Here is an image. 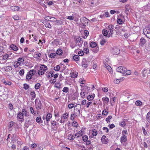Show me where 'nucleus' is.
Returning <instances> with one entry per match:
<instances>
[{"label": "nucleus", "mask_w": 150, "mask_h": 150, "mask_svg": "<svg viewBox=\"0 0 150 150\" xmlns=\"http://www.w3.org/2000/svg\"><path fill=\"white\" fill-rule=\"evenodd\" d=\"M35 110H34L32 107L30 108V110L31 113L34 115H38L40 113V110L42 108V104L41 101L40 100H35Z\"/></svg>", "instance_id": "1"}, {"label": "nucleus", "mask_w": 150, "mask_h": 150, "mask_svg": "<svg viewBox=\"0 0 150 150\" xmlns=\"http://www.w3.org/2000/svg\"><path fill=\"white\" fill-rule=\"evenodd\" d=\"M48 69L47 67L43 64H40V68L38 71V73L39 76L44 75L45 72Z\"/></svg>", "instance_id": "2"}, {"label": "nucleus", "mask_w": 150, "mask_h": 150, "mask_svg": "<svg viewBox=\"0 0 150 150\" xmlns=\"http://www.w3.org/2000/svg\"><path fill=\"white\" fill-rule=\"evenodd\" d=\"M122 136L120 138V142L122 144L126 142L127 141V138L126 135L127 134L126 130H123L122 132Z\"/></svg>", "instance_id": "3"}, {"label": "nucleus", "mask_w": 150, "mask_h": 150, "mask_svg": "<svg viewBox=\"0 0 150 150\" xmlns=\"http://www.w3.org/2000/svg\"><path fill=\"white\" fill-rule=\"evenodd\" d=\"M69 113L68 112H65L63 114V115L61 117V119L60 122L62 124H64V123L67 121L68 119Z\"/></svg>", "instance_id": "4"}, {"label": "nucleus", "mask_w": 150, "mask_h": 150, "mask_svg": "<svg viewBox=\"0 0 150 150\" xmlns=\"http://www.w3.org/2000/svg\"><path fill=\"white\" fill-rule=\"evenodd\" d=\"M74 40L75 41V46L81 47L83 44L82 39L80 36L77 38L75 37Z\"/></svg>", "instance_id": "5"}, {"label": "nucleus", "mask_w": 150, "mask_h": 150, "mask_svg": "<svg viewBox=\"0 0 150 150\" xmlns=\"http://www.w3.org/2000/svg\"><path fill=\"white\" fill-rule=\"evenodd\" d=\"M143 32L147 38L150 39V25H148L146 27L143 29Z\"/></svg>", "instance_id": "6"}, {"label": "nucleus", "mask_w": 150, "mask_h": 150, "mask_svg": "<svg viewBox=\"0 0 150 150\" xmlns=\"http://www.w3.org/2000/svg\"><path fill=\"white\" fill-rule=\"evenodd\" d=\"M97 44L96 42H92L90 44V46L91 48H96L95 49L93 50V52L95 53L97 52L99 50V48L98 46L97 47Z\"/></svg>", "instance_id": "7"}, {"label": "nucleus", "mask_w": 150, "mask_h": 150, "mask_svg": "<svg viewBox=\"0 0 150 150\" xmlns=\"http://www.w3.org/2000/svg\"><path fill=\"white\" fill-rule=\"evenodd\" d=\"M106 29L108 30L109 34V36H112V35L113 33L114 26L112 25H109L108 27H106Z\"/></svg>", "instance_id": "8"}, {"label": "nucleus", "mask_w": 150, "mask_h": 150, "mask_svg": "<svg viewBox=\"0 0 150 150\" xmlns=\"http://www.w3.org/2000/svg\"><path fill=\"white\" fill-rule=\"evenodd\" d=\"M116 70L117 71L120 72L123 74H127V69L126 68L124 67L120 66L117 68Z\"/></svg>", "instance_id": "9"}, {"label": "nucleus", "mask_w": 150, "mask_h": 150, "mask_svg": "<svg viewBox=\"0 0 150 150\" xmlns=\"http://www.w3.org/2000/svg\"><path fill=\"white\" fill-rule=\"evenodd\" d=\"M81 110V105L79 104H76L74 108L73 112L74 113H77L79 115V114Z\"/></svg>", "instance_id": "10"}, {"label": "nucleus", "mask_w": 150, "mask_h": 150, "mask_svg": "<svg viewBox=\"0 0 150 150\" xmlns=\"http://www.w3.org/2000/svg\"><path fill=\"white\" fill-rule=\"evenodd\" d=\"M85 88H83L81 90L80 95L81 98H85V96L88 94V92L86 91V89H88V87L85 86Z\"/></svg>", "instance_id": "11"}, {"label": "nucleus", "mask_w": 150, "mask_h": 150, "mask_svg": "<svg viewBox=\"0 0 150 150\" xmlns=\"http://www.w3.org/2000/svg\"><path fill=\"white\" fill-rule=\"evenodd\" d=\"M80 21L84 26H86L88 24V20L85 17L81 18Z\"/></svg>", "instance_id": "12"}, {"label": "nucleus", "mask_w": 150, "mask_h": 150, "mask_svg": "<svg viewBox=\"0 0 150 150\" xmlns=\"http://www.w3.org/2000/svg\"><path fill=\"white\" fill-rule=\"evenodd\" d=\"M17 120L20 122L23 121L24 120V116L22 112H19L18 113Z\"/></svg>", "instance_id": "13"}, {"label": "nucleus", "mask_w": 150, "mask_h": 150, "mask_svg": "<svg viewBox=\"0 0 150 150\" xmlns=\"http://www.w3.org/2000/svg\"><path fill=\"white\" fill-rule=\"evenodd\" d=\"M22 112L23 116L26 117H30L31 115L30 114L28 111L25 108H23L22 110Z\"/></svg>", "instance_id": "14"}, {"label": "nucleus", "mask_w": 150, "mask_h": 150, "mask_svg": "<svg viewBox=\"0 0 150 150\" xmlns=\"http://www.w3.org/2000/svg\"><path fill=\"white\" fill-rule=\"evenodd\" d=\"M59 123L55 120L51 121V126L52 129L55 130L58 126Z\"/></svg>", "instance_id": "15"}, {"label": "nucleus", "mask_w": 150, "mask_h": 150, "mask_svg": "<svg viewBox=\"0 0 150 150\" xmlns=\"http://www.w3.org/2000/svg\"><path fill=\"white\" fill-rule=\"evenodd\" d=\"M101 141L103 144H107L108 143L109 139L105 135H103L101 138Z\"/></svg>", "instance_id": "16"}, {"label": "nucleus", "mask_w": 150, "mask_h": 150, "mask_svg": "<svg viewBox=\"0 0 150 150\" xmlns=\"http://www.w3.org/2000/svg\"><path fill=\"white\" fill-rule=\"evenodd\" d=\"M91 133L92 134V135L90 136V137H91V138L93 137L94 136H96L98 134V132L97 130L94 129H93L91 130Z\"/></svg>", "instance_id": "17"}, {"label": "nucleus", "mask_w": 150, "mask_h": 150, "mask_svg": "<svg viewBox=\"0 0 150 150\" xmlns=\"http://www.w3.org/2000/svg\"><path fill=\"white\" fill-rule=\"evenodd\" d=\"M78 114L77 113H74V112L71 113L70 115V119L72 121H74L76 118L78 117Z\"/></svg>", "instance_id": "18"}, {"label": "nucleus", "mask_w": 150, "mask_h": 150, "mask_svg": "<svg viewBox=\"0 0 150 150\" xmlns=\"http://www.w3.org/2000/svg\"><path fill=\"white\" fill-rule=\"evenodd\" d=\"M41 55V54L40 53L38 52H35L34 54L33 57L36 59H39Z\"/></svg>", "instance_id": "19"}, {"label": "nucleus", "mask_w": 150, "mask_h": 150, "mask_svg": "<svg viewBox=\"0 0 150 150\" xmlns=\"http://www.w3.org/2000/svg\"><path fill=\"white\" fill-rule=\"evenodd\" d=\"M10 8L11 10L15 11H18L20 10V7L16 6H11Z\"/></svg>", "instance_id": "20"}, {"label": "nucleus", "mask_w": 150, "mask_h": 150, "mask_svg": "<svg viewBox=\"0 0 150 150\" xmlns=\"http://www.w3.org/2000/svg\"><path fill=\"white\" fill-rule=\"evenodd\" d=\"M71 74L72 78H75L77 77L78 73L75 71H71Z\"/></svg>", "instance_id": "21"}, {"label": "nucleus", "mask_w": 150, "mask_h": 150, "mask_svg": "<svg viewBox=\"0 0 150 150\" xmlns=\"http://www.w3.org/2000/svg\"><path fill=\"white\" fill-rule=\"evenodd\" d=\"M140 42L141 46H143L146 43V41L144 38L142 37L140 39Z\"/></svg>", "instance_id": "22"}, {"label": "nucleus", "mask_w": 150, "mask_h": 150, "mask_svg": "<svg viewBox=\"0 0 150 150\" xmlns=\"http://www.w3.org/2000/svg\"><path fill=\"white\" fill-rule=\"evenodd\" d=\"M1 81L6 85H8L10 86L12 83V82L10 81H6L5 79H3Z\"/></svg>", "instance_id": "23"}, {"label": "nucleus", "mask_w": 150, "mask_h": 150, "mask_svg": "<svg viewBox=\"0 0 150 150\" xmlns=\"http://www.w3.org/2000/svg\"><path fill=\"white\" fill-rule=\"evenodd\" d=\"M52 117V114L48 113L47 114L46 118V120L47 122H49L50 121L51 118Z\"/></svg>", "instance_id": "24"}, {"label": "nucleus", "mask_w": 150, "mask_h": 150, "mask_svg": "<svg viewBox=\"0 0 150 150\" xmlns=\"http://www.w3.org/2000/svg\"><path fill=\"white\" fill-rule=\"evenodd\" d=\"M10 47L12 50L15 51H17L18 49V47L14 44L11 45Z\"/></svg>", "instance_id": "25"}, {"label": "nucleus", "mask_w": 150, "mask_h": 150, "mask_svg": "<svg viewBox=\"0 0 150 150\" xmlns=\"http://www.w3.org/2000/svg\"><path fill=\"white\" fill-rule=\"evenodd\" d=\"M44 24L45 27L46 28H52V26L50 24V23H49L48 21H45L44 22Z\"/></svg>", "instance_id": "26"}, {"label": "nucleus", "mask_w": 150, "mask_h": 150, "mask_svg": "<svg viewBox=\"0 0 150 150\" xmlns=\"http://www.w3.org/2000/svg\"><path fill=\"white\" fill-rule=\"evenodd\" d=\"M73 59L74 61L77 63V62L79 61L80 59L79 56L77 55H74L73 57Z\"/></svg>", "instance_id": "27"}, {"label": "nucleus", "mask_w": 150, "mask_h": 150, "mask_svg": "<svg viewBox=\"0 0 150 150\" xmlns=\"http://www.w3.org/2000/svg\"><path fill=\"white\" fill-rule=\"evenodd\" d=\"M102 100L103 103L106 104H108V102L109 101V99L108 98L105 97L102 98Z\"/></svg>", "instance_id": "28"}, {"label": "nucleus", "mask_w": 150, "mask_h": 150, "mask_svg": "<svg viewBox=\"0 0 150 150\" xmlns=\"http://www.w3.org/2000/svg\"><path fill=\"white\" fill-rule=\"evenodd\" d=\"M68 139L69 140H70L71 141L74 139V137L73 134L71 133L68 135Z\"/></svg>", "instance_id": "29"}, {"label": "nucleus", "mask_w": 150, "mask_h": 150, "mask_svg": "<svg viewBox=\"0 0 150 150\" xmlns=\"http://www.w3.org/2000/svg\"><path fill=\"white\" fill-rule=\"evenodd\" d=\"M36 122L38 123H42L43 121L41 120V117L39 116L37 117L36 119Z\"/></svg>", "instance_id": "30"}, {"label": "nucleus", "mask_w": 150, "mask_h": 150, "mask_svg": "<svg viewBox=\"0 0 150 150\" xmlns=\"http://www.w3.org/2000/svg\"><path fill=\"white\" fill-rule=\"evenodd\" d=\"M21 65L20 62L18 61H15L13 63V66L16 68L18 67Z\"/></svg>", "instance_id": "31"}, {"label": "nucleus", "mask_w": 150, "mask_h": 150, "mask_svg": "<svg viewBox=\"0 0 150 150\" xmlns=\"http://www.w3.org/2000/svg\"><path fill=\"white\" fill-rule=\"evenodd\" d=\"M119 125L123 127H124L126 125V123L124 120L120 122L119 124Z\"/></svg>", "instance_id": "32"}, {"label": "nucleus", "mask_w": 150, "mask_h": 150, "mask_svg": "<svg viewBox=\"0 0 150 150\" xmlns=\"http://www.w3.org/2000/svg\"><path fill=\"white\" fill-rule=\"evenodd\" d=\"M4 69L5 71L6 72H9L12 70V68L11 66H7L5 67L4 68Z\"/></svg>", "instance_id": "33"}, {"label": "nucleus", "mask_w": 150, "mask_h": 150, "mask_svg": "<svg viewBox=\"0 0 150 150\" xmlns=\"http://www.w3.org/2000/svg\"><path fill=\"white\" fill-rule=\"evenodd\" d=\"M71 124L72 126L75 128H77L79 125L77 122L74 120L73 121V122L71 123Z\"/></svg>", "instance_id": "34"}, {"label": "nucleus", "mask_w": 150, "mask_h": 150, "mask_svg": "<svg viewBox=\"0 0 150 150\" xmlns=\"http://www.w3.org/2000/svg\"><path fill=\"white\" fill-rule=\"evenodd\" d=\"M55 22H56V23L55 24L56 25H61L63 24V21L62 20H58L56 19Z\"/></svg>", "instance_id": "35"}, {"label": "nucleus", "mask_w": 150, "mask_h": 150, "mask_svg": "<svg viewBox=\"0 0 150 150\" xmlns=\"http://www.w3.org/2000/svg\"><path fill=\"white\" fill-rule=\"evenodd\" d=\"M108 113V109H106L104 110L102 112V115H103L106 116Z\"/></svg>", "instance_id": "36"}, {"label": "nucleus", "mask_w": 150, "mask_h": 150, "mask_svg": "<svg viewBox=\"0 0 150 150\" xmlns=\"http://www.w3.org/2000/svg\"><path fill=\"white\" fill-rule=\"evenodd\" d=\"M30 94L33 99L36 97V94L34 91H31L30 92Z\"/></svg>", "instance_id": "37"}, {"label": "nucleus", "mask_w": 150, "mask_h": 150, "mask_svg": "<svg viewBox=\"0 0 150 150\" xmlns=\"http://www.w3.org/2000/svg\"><path fill=\"white\" fill-rule=\"evenodd\" d=\"M63 54V51L61 49H58L56 51V54L59 55H61Z\"/></svg>", "instance_id": "38"}, {"label": "nucleus", "mask_w": 150, "mask_h": 150, "mask_svg": "<svg viewBox=\"0 0 150 150\" xmlns=\"http://www.w3.org/2000/svg\"><path fill=\"white\" fill-rule=\"evenodd\" d=\"M36 71L34 69L30 70L28 73L32 76L34 75L36 73Z\"/></svg>", "instance_id": "39"}, {"label": "nucleus", "mask_w": 150, "mask_h": 150, "mask_svg": "<svg viewBox=\"0 0 150 150\" xmlns=\"http://www.w3.org/2000/svg\"><path fill=\"white\" fill-rule=\"evenodd\" d=\"M55 87L59 89L61 88V83L59 82H57L55 84Z\"/></svg>", "instance_id": "40"}, {"label": "nucleus", "mask_w": 150, "mask_h": 150, "mask_svg": "<svg viewBox=\"0 0 150 150\" xmlns=\"http://www.w3.org/2000/svg\"><path fill=\"white\" fill-rule=\"evenodd\" d=\"M32 78V76L30 75V74L28 72L26 76V79L27 80L29 81L30 79H31Z\"/></svg>", "instance_id": "41"}, {"label": "nucleus", "mask_w": 150, "mask_h": 150, "mask_svg": "<svg viewBox=\"0 0 150 150\" xmlns=\"http://www.w3.org/2000/svg\"><path fill=\"white\" fill-rule=\"evenodd\" d=\"M12 18L15 20H18L21 18L18 15H15L12 16Z\"/></svg>", "instance_id": "42"}, {"label": "nucleus", "mask_w": 150, "mask_h": 150, "mask_svg": "<svg viewBox=\"0 0 150 150\" xmlns=\"http://www.w3.org/2000/svg\"><path fill=\"white\" fill-rule=\"evenodd\" d=\"M88 139V136L86 135H84L82 137V140L84 142H86Z\"/></svg>", "instance_id": "43"}, {"label": "nucleus", "mask_w": 150, "mask_h": 150, "mask_svg": "<svg viewBox=\"0 0 150 150\" xmlns=\"http://www.w3.org/2000/svg\"><path fill=\"white\" fill-rule=\"evenodd\" d=\"M86 145L87 147H90L91 146H92L91 144V142L90 140H88L86 142Z\"/></svg>", "instance_id": "44"}, {"label": "nucleus", "mask_w": 150, "mask_h": 150, "mask_svg": "<svg viewBox=\"0 0 150 150\" xmlns=\"http://www.w3.org/2000/svg\"><path fill=\"white\" fill-rule=\"evenodd\" d=\"M102 33L103 35L105 36H107L108 34H109L107 29H103L102 30Z\"/></svg>", "instance_id": "45"}, {"label": "nucleus", "mask_w": 150, "mask_h": 150, "mask_svg": "<svg viewBox=\"0 0 150 150\" xmlns=\"http://www.w3.org/2000/svg\"><path fill=\"white\" fill-rule=\"evenodd\" d=\"M82 65L83 68L84 69H86L88 67V64L87 62H83L82 63Z\"/></svg>", "instance_id": "46"}, {"label": "nucleus", "mask_w": 150, "mask_h": 150, "mask_svg": "<svg viewBox=\"0 0 150 150\" xmlns=\"http://www.w3.org/2000/svg\"><path fill=\"white\" fill-rule=\"evenodd\" d=\"M62 91L63 92L67 93L69 92V88L68 87H65L63 88Z\"/></svg>", "instance_id": "47"}, {"label": "nucleus", "mask_w": 150, "mask_h": 150, "mask_svg": "<svg viewBox=\"0 0 150 150\" xmlns=\"http://www.w3.org/2000/svg\"><path fill=\"white\" fill-rule=\"evenodd\" d=\"M94 98V97L91 95H89L87 98V100L89 101L92 100Z\"/></svg>", "instance_id": "48"}, {"label": "nucleus", "mask_w": 150, "mask_h": 150, "mask_svg": "<svg viewBox=\"0 0 150 150\" xmlns=\"http://www.w3.org/2000/svg\"><path fill=\"white\" fill-rule=\"evenodd\" d=\"M83 52L86 54H87L89 52V50L88 47L83 48Z\"/></svg>", "instance_id": "49"}, {"label": "nucleus", "mask_w": 150, "mask_h": 150, "mask_svg": "<svg viewBox=\"0 0 150 150\" xmlns=\"http://www.w3.org/2000/svg\"><path fill=\"white\" fill-rule=\"evenodd\" d=\"M147 72V69L145 68L142 71V76L143 77H145L146 74Z\"/></svg>", "instance_id": "50"}, {"label": "nucleus", "mask_w": 150, "mask_h": 150, "mask_svg": "<svg viewBox=\"0 0 150 150\" xmlns=\"http://www.w3.org/2000/svg\"><path fill=\"white\" fill-rule=\"evenodd\" d=\"M74 104V103H70L68 105V107L70 109H72L75 106Z\"/></svg>", "instance_id": "51"}, {"label": "nucleus", "mask_w": 150, "mask_h": 150, "mask_svg": "<svg viewBox=\"0 0 150 150\" xmlns=\"http://www.w3.org/2000/svg\"><path fill=\"white\" fill-rule=\"evenodd\" d=\"M103 132L105 133H108L109 132V129L107 127H104L103 128Z\"/></svg>", "instance_id": "52"}, {"label": "nucleus", "mask_w": 150, "mask_h": 150, "mask_svg": "<svg viewBox=\"0 0 150 150\" xmlns=\"http://www.w3.org/2000/svg\"><path fill=\"white\" fill-rule=\"evenodd\" d=\"M112 117L111 115L109 116L106 119V121L107 123H109L110 122V120L112 118Z\"/></svg>", "instance_id": "53"}, {"label": "nucleus", "mask_w": 150, "mask_h": 150, "mask_svg": "<svg viewBox=\"0 0 150 150\" xmlns=\"http://www.w3.org/2000/svg\"><path fill=\"white\" fill-rule=\"evenodd\" d=\"M56 56V54L55 53H52L50 54L49 57L52 58H54Z\"/></svg>", "instance_id": "54"}, {"label": "nucleus", "mask_w": 150, "mask_h": 150, "mask_svg": "<svg viewBox=\"0 0 150 150\" xmlns=\"http://www.w3.org/2000/svg\"><path fill=\"white\" fill-rule=\"evenodd\" d=\"M41 86V84L39 83H38L35 84V89L37 90L39 89Z\"/></svg>", "instance_id": "55"}, {"label": "nucleus", "mask_w": 150, "mask_h": 150, "mask_svg": "<svg viewBox=\"0 0 150 150\" xmlns=\"http://www.w3.org/2000/svg\"><path fill=\"white\" fill-rule=\"evenodd\" d=\"M74 17L73 16H67V19L70 20H74V21H76V20L74 19Z\"/></svg>", "instance_id": "56"}, {"label": "nucleus", "mask_w": 150, "mask_h": 150, "mask_svg": "<svg viewBox=\"0 0 150 150\" xmlns=\"http://www.w3.org/2000/svg\"><path fill=\"white\" fill-rule=\"evenodd\" d=\"M60 69V67L59 65H57L54 68V70L56 71H59Z\"/></svg>", "instance_id": "57"}, {"label": "nucleus", "mask_w": 150, "mask_h": 150, "mask_svg": "<svg viewBox=\"0 0 150 150\" xmlns=\"http://www.w3.org/2000/svg\"><path fill=\"white\" fill-rule=\"evenodd\" d=\"M117 23L119 24H121L123 23V21L122 19L120 18H117Z\"/></svg>", "instance_id": "58"}, {"label": "nucleus", "mask_w": 150, "mask_h": 150, "mask_svg": "<svg viewBox=\"0 0 150 150\" xmlns=\"http://www.w3.org/2000/svg\"><path fill=\"white\" fill-rule=\"evenodd\" d=\"M105 66L107 69L110 71H112V69L110 66L108 64H105Z\"/></svg>", "instance_id": "59"}, {"label": "nucleus", "mask_w": 150, "mask_h": 150, "mask_svg": "<svg viewBox=\"0 0 150 150\" xmlns=\"http://www.w3.org/2000/svg\"><path fill=\"white\" fill-rule=\"evenodd\" d=\"M17 61L19 62L20 64H21V63H23L24 61V59L22 58H19L17 59Z\"/></svg>", "instance_id": "60"}, {"label": "nucleus", "mask_w": 150, "mask_h": 150, "mask_svg": "<svg viewBox=\"0 0 150 150\" xmlns=\"http://www.w3.org/2000/svg\"><path fill=\"white\" fill-rule=\"evenodd\" d=\"M36 2L40 4H43L45 5L43 3V1L45 0H35Z\"/></svg>", "instance_id": "61"}, {"label": "nucleus", "mask_w": 150, "mask_h": 150, "mask_svg": "<svg viewBox=\"0 0 150 150\" xmlns=\"http://www.w3.org/2000/svg\"><path fill=\"white\" fill-rule=\"evenodd\" d=\"M136 105L137 106H140L142 104V102L139 100L137 101L135 103Z\"/></svg>", "instance_id": "62"}, {"label": "nucleus", "mask_w": 150, "mask_h": 150, "mask_svg": "<svg viewBox=\"0 0 150 150\" xmlns=\"http://www.w3.org/2000/svg\"><path fill=\"white\" fill-rule=\"evenodd\" d=\"M78 54L79 55V56H83L84 55V53L83 51L81 50H80L78 53Z\"/></svg>", "instance_id": "63"}, {"label": "nucleus", "mask_w": 150, "mask_h": 150, "mask_svg": "<svg viewBox=\"0 0 150 150\" xmlns=\"http://www.w3.org/2000/svg\"><path fill=\"white\" fill-rule=\"evenodd\" d=\"M8 56L7 54H6L4 55L2 57V59L3 60H5L7 59L8 58Z\"/></svg>", "instance_id": "64"}]
</instances>
